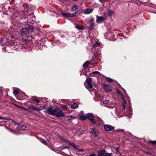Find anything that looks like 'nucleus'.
Instances as JSON below:
<instances>
[{
    "mask_svg": "<svg viewBox=\"0 0 156 156\" xmlns=\"http://www.w3.org/2000/svg\"><path fill=\"white\" fill-rule=\"evenodd\" d=\"M60 138L62 141L67 143L69 145L72 146L74 148L76 146V145L75 144L72 143L71 142L69 141L68 140L66 139L63 137H61Z\"/></svg>",
    "mask_w": 156,
    "mask_h": 156,
    "instance_id": "1",
    "label": "nucleus"
},
{
    "mask_svg": "<svg viewBox=\"0 0 156 156\" xmlns=\"http://www.w3.org/2000/svg\"><path fill=\"white\" fill-rule=\"evenodd\" d=\"M56 116L59 117H62L64 116V114L62 111L58 108L55 109V114Z\"/></svg>",
    "mask_w": 156,
    "mask_h": 156,
    "instance_id": "2",
    "label": "nucleus"
},
{
    "mask_svg": "<svg viewBox=\"0 0 156 156\" xmlns=\"http://www.w3.org/2000/svg\"><path fill=\"white\" fill-rule=\"evenodd\" d=\"M87 119H88L90 120L91 122L94 124L96 123V122L95 121V119H93V116L91 113H88L86 114Z\"/></svg>",
    "mask_w": 156,
    "mask_h": 156,
    "instance_id": "3",
    "label": "nucleus"
},
{
    "mask_svg": "<svg viewBox=\"0 0 156 156\" xmlns=\"http://www.w3.org/2000/svg\"><path fill=\"white\" fill-rule=\"evenodd\" d=\"M88 24L90 25L89 27V30L92 31L94 29L95 27V25L94 22V19L92 18L88 22Z\"/></svg>",
    "mask_w": 156,
    "mask_h": 156,
    "instance_id": "4",
    "label": "nucleus"
},
{
    "mask_svg": "<svg viewBox=\"0 0 156 156\" xmlns=\"http://www.w3.org/2000/svg\"><path fill=\"white\" fill-rule=\"evenodd\" d=\"M90 133L93 135L95 137L98 136L99 134V132L95 128L92 129Z\"/></svg>",
    "mask_w": 156,
    "mask_h": 156,
    "instance_id": "5",
    "label": "nucleus"
},
{
    "mask_svg": "<svg viewBox=\"0 0 156 156\" xmlns=\"http://www.w3.org/2000/svg\"><path fill=\"white\" fill-rule=\"evenodd\" d=\"M104 128L106 131L108 132L111 131L114 129V127L109 125H105L104 126Z\"/></svg>",
    "mask_w": 156,
    "mask_h": 156,
    "instance_id": "6",
    "label": "nucleus"
},
{
    "mask_svg": "<svg viewBox=\"0 0 156 156\" xmlns=\"http://www.w3.org/2000/svg\"><path fill=\"white\" fill-rule=\"evenodd\" d=\"M117 92H118V94H120V95H121V97H122V99H123V100L124 101V104H122V106H123V109L124 110L125 109V108H126L125 105L127 103L126 102V100L124 99V96L122 94V93H121L118 90Z\"/></svg>",
    "mask_w": 156,
    "mask_h": 156,
    "instance_id": "7",
    "label": "nucleus"
},
{
    "mask_svg": "<svg viewBox=\"0 0 156 156\" xmlns=\"http://www.w3.org/2000/svg\"><path fill=\"white\" fill-rule=\"evenodd\" d=\"M86 82L87 84L89 87L91 88L92 87V78L90 77L87 78L86 80Z\"/></svg>",
    "mask_w": 156,
    "mask_h": 156,
    "instance_id": "8",
    "label": "nucleus"
},
{
    "mask_svg": "<svg viewBox=\"0 0 156 156\" xmlns=\"http://www.w3.org/2000/svg\"><path fill=\"white\" fill-rule=\"evenodd\" d=\"M29 32L28 29L26 28H24L22 29L20 32V34L21 35H26Z\"/></svg>",
    "mask_w": 156,
    "mask_h": 156,
    "instance_id": "9",
    "label": "nucleus"
},
{
    "mask_svg": "<svg viewBox=\"0 0 156 156\" xmlns=\"http://www.w3.org/2000/svg\"><path fill=\"white\" fill-rule=\"evenodd\" d=\"M96 17L97 20L96 21L98 23H99L101 22H103L106 19L105 17L102 16H97Z\"/></svg>",
    "mask_w": 156,
    "mask_h": 156,
    "instance_id": "10",
    "label": "nucleus"
},
{
    "mask_svg": "<svg viewBox=\"0 0 156 156\" xmlns=\"http://www.w3.org/2000/svg\"><path fill=\"white\" fill-rule=\"evenodd\" d=\"M107 153L105 150H99L98 151V156H106Z\"/></svg>",
    "mask_w": 156,
    "mask_h": 156,
    "instance_id": "11",
    "label": "nucleus"
},
{
    "mask_svg": "<svg viewBox=\"0 0 156 156\" xmlns=\"http://www.w3.org/2000/svg\"><path fill=\"white\" fill-rule=\"evenodd\" d=\"M104 89L106 92H110L112 90V88L108 85H105Z\"/></svg>",
    "mask_w": 156,
    "mask_h": 156,
    "instance_id": "12",
    "label": "nucleus"
},
{
    "mask_svg": "<svg viewBox=\"0 0 156 156\" xmlns=\"http://www.w3.org/2000/svg\"><path fill=\"white\" fill-rule=\"evenodd\" d=\"M47 112L49 114L53 115L55 114V109L53 110L51 108H49L47 109Z\"/></svg>",
    "mask_w": 156,
    "mask_h": 156,
    "instance_id": "13",
    "label": "nucleus"
},
{
    "mask_svg": "<svg viewBox=\"0 0 156 156\" xmlns=\"http://www.w3.org/2000/svg\"><path fill=\"white\" fill-rule=\"evenodd\" d=\"M93 9H87L85 10L83 13L84 14H88L91 13L93 12Z\"/></svg>",
    "mask_w": 156,
    "mask_h": 156,
    "instance_id": "14",
    "label": "nucleus"
},
{
    "mask_svg": "<svg viewBox=\"0 0 156 156\" xmlns=\"http://www.w3.org/2000/svg\"><path fill=\"white\" fill-rule=\"evenodd\" d=\"M61 14L63 16L67 17H72V15L71 14L68 12H63L61 13Z\"/></svg>",
    "mask_w": 156,
    "mask_h": 156,
    "instance_id": "15",
    "label": "nucleus"
},
{
    "mask_svg": "<svg viewBox=\"0 0 156 156\" xmlns=\"http://www.w3.org/2000/svg\"><path fill=\"white\" fill-rule=\"evenodd\" d=\"M80 13V11L79 10H77L73 14H71L72 15V17L74 16H79Z\"/></svg>",
    "mask_w": 156,
    "mask_h": 156,
    "instance_id": "16",
    "label": "nucleus"
},
{
    "mask_svg": "<svg viewBox=\"0 0 156 156\" xmlns=\"http://www.w3.org/2000/svg\"><path fill=\"white\" fill-rule=\"evenodd\" d=\"M75 27L76 29L80 30H83L85 29V27L84 26H82L81 27H80L78 25H76Z\"/></svg>",
    "mask_w": 156,
    "mask_h": 156,
    "instance_id": "17",
    "label": "nucleus"
},
{
    "mask_svg": "<svg viewBox=\"0 0 156 156\" xmlns=\"http://www.w3.org/2000/svg\"><path fill=\"white\" fill-rule=\"evenodd\" d=\"M100 45V44L97 41L96 42L95 44H94L93 46L92 49V50L94 48H95L96 47H99Z\"/></svg>",
    "mask_w": 156,
    "mask_h": 156,
    "instance_id": "18",
    "label": "nucleus"
},
{
    "mask_svg": "<svg viewBox=\"0 0 156 156\" xmlns=\"http://www.w3.org/2000/svg\"><path fill=\"white\" fill-rule=\"evenodd\" d=\"M80 119L82 120H86L87 119V115L84 116L83 115H82L80 116Z\"/></svg>",
    "mask_w": 156,
    "mask_h": 156,
    "instance_id": "19",
    "label": "nucleus"
},
{
    "mask_svg": "<svg viewBox=\"0 0 156 156\" xmlns=\"http://www.w3.org/2000/svg\"><path fill=\"white\" fill-rule=\"evenodd\" d=\"M77 9V6L76 5H74L72 7L71 9V11L73 12V11L76 10Z\"/></svg>",
    "mask_w": 156,
    "mask_h": 156,
    "instance_id": "20",
    "label": "nucleus"
},
{
    "mask_svg": "<svg viewBox=\"0 0 156 156\" xmlns=\"http://www.w3.org/2000/svg\"><path fill=\"white\" fill-rule=\"evenodd\" d=\"M89 62L88 61H87L85 62L83 64V67L84 68H87L88 67V65L89 64Z\"/></svg>",
    "mask_w": 156,
    "mask_h": 156,
    "instance_id": "21",
    "label": "nucleus"
},
{
    "mask_svg": "<svg viewBox=\"0 0 156 156\" xmlns=\"http://www.w3.org/2000/svg\"><path fill=\"white\" fill-rule=\"evenodd\" d=\"M28 12H25L23 16V17L24 19H26L28 18Z\"/></svg>",
    "mask_w": 156,
    "mask_h": 156,
    "instance_id": "22",
    "label": "nucleus"
},
{
    "mask_svg": "<svg viewBox=\"0 0 156 156\" xmlns=\"http://www.w3.org/2000/svg\"><path fill=\"white\" fill-rule=\"evenodd\" d=\"M77 107H78V105L76 103H74L71 106V108L73 109H75Z\"/></svg>",
    "mask_w": 156,
    "mask_h": 156,
    "instance_id": "23",
    "label": "nucleus"
},
{
    "mask_svg": "<svg viewBox=\"0 0 156 156\" xmlns=\"http://www.w3.org/2000/svg\"><path fill=\"white\" fill-rule=\"evenodd\" d=\"M107 13L110 16H111L113 13V12L110 10H108L107 12Z\"/></svg>",
    "mask_w": 156,
    "mask_h": 156,
    "instance_id": "24",
    "label": "nucleus"
},
{
    "mask_svg": "<svg viewBox=\"0 0 156 156\" xmlns=\"http://www.w3.org/2000/svg\"><path fill=\"white\" fill-rule=\"evenodd\" d=\"M31 100L34 101H35L39 103L40 102V101L39 100L37 99H36L35 98L33 97L31 98Z\"/></svg>",
    "mask_w": 156,
    "mask_h": 156,
    "instance_id": "25",
    "label": "nucleus"
},
{
    "mask_svg": "<svg viewBox=\"0 0 156 156\" xmlns=\"http://www.w3.org/2000/svg\"><path fill=\"white\" fill-rule=\"evenodd\" d=\"M68 119L69 120H71L72 119H74V117L73 116H67Z\"/></svg>",
    "mask_w": 156,
    "mask_h": 156,
    "instance_id": "26",
    "label": "nucleus"
},
{
    "mask_svg": "<svg viewBox=\"0 0 156 156\" xmlns=\"http://www.w3.org/2000/svg\"><path fill=\"white\" fill-rule=\"evenodd\" d=\"M112 79L109 78H108L107 79V81L109 83L111 82H112Z\"/></svg>",
    "mask_w": 156,
    "mask_h": 156,
    "instance_id": "27",
    "label": "nucleus"
},
{
    "mask_svg": "<svg viewBox=\"0 0 156 156\" xmlns=\"http://www.w3.org/2000/svg\"><path fill=\"white\" fill-rule=\"evenodd\" d=\"M110 102V101L109 100H106L104 101L103 104H108Z\"/></svg>",
    "mask_w": 156,
    "mask_h": 156,
    "instance_id": "28",
    "label": "nucleus"
},
{
    "mask_svg": "<svg viewBox=\"0 0 156 156\" xmlns=\"http://www.w3.org/2000/svg\"><path fill=\"white\" fill-rule=\"evenodd\" d=\"M150 143L151 144H156V141H149Z\"/></svg>",
    "mask_w": 156,
    "mask_h": 156,
    "instance_id": "29",
    "label": "nucleus"
},
{
    "mask_svg": "<svg viewBox=\"0 0 156 156\" xmlns=\"http://www.w3.org/2000/svg\"><path fill=\"white\" fill-rule=\"evenodd\" d=\"M18 93L19 91L17 90H15L14 91V94L15 95H17L18 94Z\"/></svg>",
    "mask_w": 156,
    "mask_h": 156,
    "instance_id": "30",
    "label": "nucleus"
},
{
    "mask_svg": "<svg viewBox=\"0 0 156 156\" xmlns=\"http://www.w3.org/2000/svg\"><path fill=\"white\" fill-rule=\"evenodd\" d=\"M45 108L44 106H40L39 107V109L40 110H42L44 109Z\"/></svg>",
    "mask_w": 156,
    "mask_h": 156,
    "instance_id": "31",
    "label": "nucleus"
},
{
    "mask_svg": "<svg viewBox=\"0 0 156 156\" xmlns=\"http://www.w3.org/2000/svg\"><path fill=\"white\" fill-rule=\"evenodd\" d=\"M41 142L44 144L46 145L47 144V143L46 142V141L44 140H42V141H41Z\"/></svg>",
    "mask_w": 156,
    "mask_h": 156,
    "instance_id": "32",
    "label": "nucleus"
},
{
    "mask_svg": "<svg viewBox=\"0 0 156 156\" xmlns=\"http://www.w3.org/2000/svg\"><path fill=\"white\" fill-rule=\"evenodd\" d=\"M112 109H115V113L116 114L117 113V109L115 107H112Z\"/></svg>",
    "mask_w": 156,
    "mask_h": 156,
    "instance_id": "33",
    "label": "nucleus"
},
{
    "mask_svg": "<svg viewBox=\"0 0 156 156\" xmlns=\"http://www.w3.org/2000/svg\"><path fill=\"white\" fill-rule=\"evenodd\" d=\"M0 119L7 120V119L5 117H3L1 116H0Z\"/></svg>",
    "mask_w": 156,
    "mask_h": 156,
    "instance_id": "34",
    "label": "nucleus"
},
{
    "mask_svg": "<svg viewBox=\"0 0 156 156\" xmlns=\"http://www.w3.org/2000/svg\"><path fill=\"white\" fill-rule=\"evenodd\" d=\"M62 108L64 109H67V106L65 105H62Z\"/></svg>",
    "mask_w": 156,
    "mask_h": 156,
    "instance_id": "35",
    "label": "nucleus"
},
{
    "mask_svg": "<svg viewBox=\"0 0 156 156\" xmlns=\"http://www.w3.org/2000/svg\"><path fill=\"white\" fill-rule=\"evenodd\" d=\"M93 73L94 74H99L100 73H99V72L98 71H94L93 72Z\"/></svg>",
    "mask_w": 156,
    "mask_h": 156,
    "instance_id": "36",
    "label": "nucleus"
},
{
    "mask_svg": "<svg viewBox=\"0 0 156 156\" xmlns=\"http://www.w3.org/2000/svg\"><path fill=\"white\" fill-rule=\"evenodd\" d=\"M84 150V149H79L78 151L80 152H82Z\"/></svg>",
    "mask_w": 156,
    "mask_h": 156,
    "instance_id": "37",
    "label": "nucleus"
},
{
    "mask_svg": "<svg viewBox=\"0 0 156 156\" xmlns=\"http://www.w3.org/2000/svg\"><path fill=\"white\" fill-rule=\"evenodd\" d=\"M79 146L78 145H76V146L74 148L76 149V150H77L78 151V149H79Z\"/></svg>",
    "mask_w": 156,
    "mask_h": 156,
    "instance_id": "38",
    "label": "nucleus"
},
{
    "mask_svg": "<svg viewBox=\"0 0 156 156\" xmlns=\"http://www.w3.org/2000/svg\"><path fill=\"white\" fill-rule=\"evenodd\" d=\"M89 156H96V155L95 154H90Z\"/></svg>",
    "mask_w": 156,
    "mask_h": 156,
    "instance_id": "39",
    "label": "nucleus"
},
{
    "mask_svg": "<svg viewBox=\"0 0 156 156\" xmlns=\"http://www.w3.org/2000/svg\"><path fill=\"white\" fill-rule=\"evenodd\" d=\"M27 25L29 27V28L30 30H31L33 28L31 26H29L28 24Z\"/></svg>",
    "mask_w": 156,
    "mask_h": 156,
    "instance_id": "40",
    "label": "nucleus"
},
{
    "mask_svg": "<svg viewBox=\"0 0 156 156\" xmlns=\"http://www.w3.org/2000/svg\"><path fill=\"white\" fill-rule=\"evenodd\" d=\"M106 156H112V155L108 153Z\"/></svg>",
    "mask_w": 156,
    "mask_h": 156,
    "instance_id": "41",
    "label": "nucleus"
},
{
    "mask_svg": "<svg viewBox=\"0 0 156 156\" xmlns=\"http://www.w3.org/2000/svg\"><path fill=\"white\" fill-rule=\"evenodd\" d=\"M123 131V130L122 129H118V130H117L118 132H120V131Z\"/></svg>",
    "mask_w": 156,
    "mask_h": 156,
    "instance_id": "42",
    "label": "nucleus"
},
{
    "mask_svg": "<svg viewBox=\"0 0 156 156\" xmlns=\"http://www.w3.org/2000/svg\"><path fill=\"white\" fill-rule=\"evenodd\" d=\"M63 148L64 149L67 148V149H69V147H64Z\"/></svg>",
    "mask_w": 156,
    "mask_h": 156,
    "instance_id": "43",
    "label": "nucleus"
},
{
    "mask_svg": "<svg viewBox=\"0 0 156 156\" xmlns=\"http://www.w3.org/2000/svg\"><path fill=\"white\" fill-rule=\"evenodd\" d=\"M97 125L98 126H101V124L100 123H98V124H97Z\"/></svg>",
    "mask_w": 156,
    "mask_h": 156,
    "instance_id": "44",
    "label": "nucleus"
},
{
    "mask_svg": "<svg viewBox=\"0 0 156 156\" xmlns=\"http://www.w3.org/2000/svg\"><path fill=\"white\" fill-rule=\"evenodd\" d=\"M15 106L16 107H19V108H21V107H20V106H19L17 105H16Z\"/></svg>",
    "mask_w": 156,
    "mask_h": 156,
    "instance_id": "45",
    "label": "nucleus"
},
{
    "mask_svg": "<svg viewBox=\"0 0 156 156\" xmlns=\"http://www.w3.org/2000/svg\"><path fill=\"white\" fill-rule=\"evenodd\" d=\"M115 152L116 153H117V147H115Z\"/></svg>",
    "mask_w": 156,
    "mask_h": 156,
    "instance_id": "46",
    "label": "nucleus"
},
{
    "mask_svg": "<svg viewBox=\"0 0 156 156\" xmlns=\"http://www.w3.org/2000/svg\"><path fill=\"white\" fill-rule=\"evenodd\" d=\"M23 127V129H25L26 128V127H25V126H22V127Z\"/></svg>",
    "mask_w": 156,
    "mask_h": 156,
    "instance_id": "47",
    "label": "nucleus"
},
{
    "mask_svg": "<svg viewBox=\"0 0 156 156\" xmlns=\"http://www.w3.org/2000/svg\"><path fill=\"white\" fill-rule=\"evenodd\" d=\"M103 0H99V1L100 2H103Z\"/></svg>",
    "mask_w": 156,
    "mask_h": 156,
    "instance_id": "48",
    "label": "nucleus"
},
{
    "mask_svg": "<svg viewBox=\"0 0 156 156\" xmlns=\"http://www.w3.org/2000/svg\"><path fill=\"white\" fill-rule=\"evenodd\" d=\"M11 38H12V39H13V38H14V36L13 35H12L11 36Z\"/></svg>",
    "mask_w": 156,
    "mask_h": 156,
    "instance_id": "49",
    "label": "nucleus"
},
{
    "mask_svg": "<svg viewBox=\"0 0 156 156\" xmlns=\"http://www.w3.org/2000/svg\"><path fill=\"white\" fill-rule=\"evenodd\" d=\"M66 0H60V1L62 2H64L66 1Z\"/></svg>",
    "mask_w": 156,
    "mask_h": 156,
    "instance_id": "50",
    "label": "nucleus"
},
{
    "mask_svg": "<svg viewBox=\"0 0 156 156\" xmlns=\"http://www.w3.org/2000/svg\"><path fill=\"white\" fill-rule=\"evenodd\" d=\"M24 41H25V43H27V44L28 42H26V40H25Z\"/></svg>",
    "mask_w": 156,
    "mask_h": 156,
    "instance_id": "51",
    "label": "nucleus"
},
{
    "mask_svg": "<svg viewBox=\"0 0 156 156\" xmlns=\"http://www.w3.org/2000/svg\"><path fill=\"white\" fill-rule=\"evenodd\" d=\"M117 154H120V153L118 151V153H117Z\"/></svg>",
    "mask_w": 156,
    "mask_h": 156,
    "instance_id": "52",
    "label": "nucleus"
},
{
    "mask_svg": "<svg viewBox=\"0 0 156 156\" xmlns=\"http://www.w3.org/2000/svg\"><path fill=\"white\" fill-rule=\"evenodd\" d=\"M77 0H74V1H77Z\"/></svg>",
    "mask_w": 156,
    "mask_h": 156,
    "instance_id": "53",
    "label": "nucleus"
}]
</instances>
